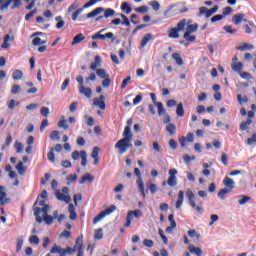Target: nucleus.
Listing matches in <instances>:
<instances>
[{
	"mask_svg": "<svg viewBox=\"0 0 256 256\" xmlns=\"http://www.w3.org/2000/svg\"><path fill=\"white\" fill-rule=\"evenodd\" d=\"M168 37H170V39H179V30L177 28H171Z\"/></svg>",
	"mask_w": 256,
	"mask_h": 256,
	"instance_id": "nucleus-30",
	"label": "nucleus"
},
{
	"mask_svg": "<svg viewBox=\"0 0 256 256\" xmlns=\"http://www.w3.org/2000/svg\"><path fill=\"white\" fill-rule=\"evenodd\" d=\"M59 135H60L59 131L54 130V131H52L51 134H50V139H51L52 141H59V139H61V137H60Z\"/></svg>",
	"mask_w": 256,
	"mask_h": 256,
	"instance_id": "nucleus-50",
	"label": "nucleus"
},
{
	"mask_svg": "<svg viewBox=\"0 0 256 256\" xmlns=\"http://www.w3.org/2000/svg\"><path fill=\"white\" fill-rule=\"evenodd\" d=\"M134 11L136 13H147L149 11V7H147V6H140L138 8H135Z\"/></svg>",
	"mask_w": 256,
	"mask_h": 256,
	"instance_id": "nucleus-57",
	"label": "nucleus"
},
{
	"mask_svg": "<svg viewBox=\"0 0 256 256\" xmlns=\"http://www.w3.org/2000/svg\"><path fill=\"white\" fill-rule=\"evenodd\" d=\"M93 105L95 107H99V109H102V111H105L106 105H105V96L100 95L99 98L93 99Z\"/></svg>",
	"mask_w": 256,
	"mask_h": 256,
	"instance_id": "nucleus-14",
	"label": "nucleus"
},
{
	"mask_svg": "<svg viewBox=\"0 0 256 256\" xmlns=\"http://www.w3.org/2000/svg\"><path fill=\"white\" fill-rule=\"evenodd\" d=\"M40 113L42 117H49V113H50L49 107H42L40 110Z\"/></svg>",
	"mask_w": 256,
	"mask_h": 256,
	"instance_id": "nucleus-61",
	"label": "nucleus"
},
{
	"mask_svg": "<svg viewBox=\"0 0 256 256\" xmlns=\"http://www.w3.org/2000/svg\"><path fill=\"white\" fill-rule=\"evenodd\" d=\"M243 19H245V14L243 13L235 14L232 17V23H234V25H240Z\"/></svg>",
	"mask_w": 256,
	"mask_h": 256,
	"instance_id": "nucleus-19",
	"label": "nucleus"
},
{
	"mask_svg": "<svg viewBox=\"0 0 256 256\" xmlns=\"http://www.w3.org/2000/svg\"><path fill=\"white\" fill-rule=\"evenodd\" d=\"M117 210L116 205H111L106 210L102 211L98 216H96L93 220L94 225H97L99 221H102V219H105L107 215H111V213L115 212Z\"/></svg>",
	"mask_w": 256,
	"mask_h": 256,
	"instance_id": "nucleus-6",
	"label": "nucleus"
},
{
	"mask_svg": "<svg viewBox=\"0 0 256 256\" xmlns=\"http://www.w3.org/2000/svg\"><path fill=\"white\" fill-rule=\"evenodd\" d=\"M223 183L225 187H228V189H235V181H233V179L226 176Z\"/></svg>",
	"mask_w": 256,
	"mask_h": 256,
	"instance_id": "nucleus-24",
	"label": "nucleus"
},
{
	"mask_svg": "<svg viewBox=\"0 0 256 256\" xmlns=\"http://www.w3.org/2000/svg\"><path fill=\"white\" fill-rule=\"evenodd\" d=\"M207 12H208V8L205 6H202L199 8L197 17H206V19H207Z\"/></svg>",
	"mask_w": 256,
	"mask_h": 256,
	"instance_id": "nucleus-44",
	"label": "nucleus"
},
{
	"mask_svg": "<svg viewBox=\"0 0 256 256\" xmlns=\"http://www.w3.org/2000/svg\"><path fill=\"white\" fill-rule=\"evenodd\" d=\"M176 115L177 117H183V115H185V109L183 108V103H179L177 105Z\"/></svg>",
	"mask_w": 256,
	"mask_h": 256,
	"instance_id": "nucleus-36",
	"label": "nucleus"
},
{
	"mask_svg": "<svg viewBox=\"0 0 256 256\" xmlns=\"http://www.w3.org/2000/svg\"><path fill=\"white\" fill-rule=\"evenodd\" d=\"M151 39H153V35L152 34L144 35V37L142 38V41L140 43L141 47H146L147 43H149L151 41Z\"/></svg>",
	"mask_w": 256,
	"mask_h": 256,
	"instance_id": "nucleus-28",
	"label": "nucleus"
},
{
	"mask_svg": "<svg viewBox=\"0 0 256 256\" xmlns=\"http://www.w3.org/2000/svg\"><path fill=\"white\" fill-rule=\"evenodd\" d=\"M142 215H143V213L139 209H136L134 211H129L126 216V223H125L124 227H130L131 221H133V217H135L136 219H139V217H141Z\"/></svg>",
	"mask_w": 256,
	"mask_h": 256,
	"instance_id": "nucleus-8",
	"label": "nucleus"
},
{
	"mask_svg": "<svg viewBox=\"0 0 256 256\" xmlns=\"http://www.w3.org/2000/svg\"><path fill=\"white\" fill-rule=\"evenodd\" d=\"M83 13V8L77 9L73 14H72V21H77V17Z\"/></svg>",
	"mask_w": 256,
	"mask_h": 256,
	"instance_id": "nucleus-58",
	"label": "nucleus"
},
{
	"mask_svg": "<svg viewBox=\"0 0 256 256\" xmlns=\"http://www.w3.org/2000/svg\"><path fill=\"white\" fill-rule=\"evenodd\" d=\"M94 239H96L97 241L103 239V229L102 228L95 230Z\"/></svg>",
	"mask_w": 256,
	"mask_h": 256,
	"instance_id": "nucleus-47",
	"label": "nucleus"
},
{
	"mask_svg": "<svg viewBox=\"0 0 256 256\" xmlns=\"http://www.w3.org/2000/svg\"><path fill=\"white\" fill-rule=\"evenodd\" d=\"M74 249H76V251L85 250V246L83 245V235H80V237L76 239Z\"/></svg>",
	"mask_w": 256,
	"mask_h": 256,
	"instance_id": "nucleus-18",
	"label": "nucleus"
},
{
	"mask_svg": "<svg viewBox=\"0 0 256 256\" xmlns=\"http://www.w3.org/2000/svg\"><path fill=\"white\" fill-rule=\"evenodd\" d=\"M96 74L98 75V77H100V79H107L109 77V74H107V71H105V69H98L96 71Z\"/></svg>",
	"mask_w": 256,
	"mask_h": 256,
	"instance_id": "nucleus-40",
	"label": "nucleus"
},
{
	"mask_svg": "<svg viewBox=\"0 0 256 256\" xmlns=\"http://www.w3.org/2000/svg\"><path fill=\"white\" fill-rule=\"evenodd\" d=\"M250 200H251V197L249 196H245V195L238 196L239 205H247V203H249Z\"/></svg>",
	"mask_w": 256,
	"mask_h": 256,
	"instance_id": "nucleus-29",
	"label": "nucleus"
},
{
	"mask_svg": "<svg viewBox=\"0 0 256 256\" xmlns=\"http://www.w3.org/2000/svg\"><path fill=\"white\" fill-rule=\"evenodd\" d=\"M158 109V115L161 117L162 115H165V108L163 107V103L162 102H158L155 105Z\"/></svg>",
	"mask_w": 256,
	"mask_h": 256,
	"instance_id": "nucleus-48",
	"label": "nucleus"
},
{
	"mask_svg": "<svg viewBox=\"0 0 256 256\" xmlns=\"http://www.w3.org/2000/svg\"><path fill=\"white\" fill-rule=\"evenodd\" d=\"M23 243H25V237L19 236L16 239V253L21 252V249H23Z\"/></svg>",
	"mask_w": 256,
	"mask_h": 256,
	"instance_id": "nucleus-22",
	"label": "nucleus"
},
{
	"mask_svg": "<svg viewBox=\"0 0 256 256\" xmlns=\"http://www.w3.org/2000/svg\"><path fill=\"white\" fill-rule=\"evenodd\" d=\"M78 89L79 93L81 95H84V97H86L87 99H91V97L93 96V90H91V88L85 87V85H79Z\"/></svg>",
	"mask_w": 256,
	"mask_h": 256,
	"instance_id": "nucleus-13",
	"label": "nucleus"
},
{
	"mask_svg": "<svg viewBox=\"0 0 256 256\" xmlns=\"http://www.w3.org/2000/svg\"><path fill=\"white\" fill-rule=\"evenodd\" d=\"M122 137L123 138L115 144V149H118L120 155L127 153V149L133 147V144L131 143V141H133V133H131V128L129 126L124 128Z\"/></svg>",
	"mask_w": 256,
	"mask_h": 256,
	"instance_id": "nucleus-1",
	"label": "nucleus"
},
{
	"mask_svg": "<svg viewBox=\"0 0 256 256\" xmlns=\"http://www.w3.org/2000/svg\"><path fill=\"white\" fill-rule=\"evenodd\" d=\"M237 49L238 51H252V49H255V46L249 43H242L237 47Z\"/></svg>",
	"mask_w": 256,
	"mask_h": 256,
	"instance_id": "nucleus-21",
	"label": "nucleus"
},
{
	"mask_svg": "<svg viewBox=\"0 0 256 256\" xmlns=\"http://www.w3.org/2000/svg\"><path fill=\"white\" fill-rule=\"evenodd\" d=\"M186 197L188 199V203L191 207H195V201H196V197L195 194L193 193V191H191V189H188L186 192Z\"/></svg>",
	"mask_w": 256,
	"mask_h": 256,
	"instance_id": "nucleus-16",
	"label": "nucleus"
},
{
	"mask_svg": "<svg viewBox=\"0 0 256 256\" xmlns=\"http://www.w3.org/2000/svg\"><path fill=\"white\" fill-rule=\"evenodd\" d=\"M251 123H253V121L251 119H248L245 122H242L240 124V131H247L249 129V125H251Z\"/></svg>",
	"mask_w": 256,
	"mask_h": 256,
	"instance_id": "nucleus-37",
	"label": "nucleus"
},
{
	"mask_svg": "<svg viewBox=\"0 0 256 256\" xmlns=\"http://www.w3.org/2000/svg\"><path fill=\"white\" fill-rule=\"evenodd\" d=\"M199 29V25L197 24H190L186 27V32L184 33V39L185 41L193 42L197 37L195 35H191V33H195Z\"/></svg>",
	"mask_w": 256,
	"mask_h": 256,
	"instance_id": "nucleus-5",
	"label": "nucleus"
},
{
	"mask_svg": "<svg viewBox=\"0 0 256 256\" xmlns=\"http://www.w3.org/2000/svg\"><path fill=\"white\" fill-rule=\"evenodd\" d=\"M80 157L82 159L81 165L85 167L87 165V152L84 150L80 151Z\"/></svg>",
	"mask_w": 256,
	"mask_h": 256,
	"instance_id": "nucleus-46",
	"label": "nucleus"
},
{
	"mask_svg": "<svg viewBox=\"0 0 256 256\" xmlns=\"http://www.w3.org/2000/svg\"><path fill=\"white\" fill-rule=\"evenodd\" d=\"M177 222H170V226L166 228V233H173V230L176 229Z\"/></svg>",
	"mask_w": 256,
	"mask_h": 256,
	"instance_id": "nucleus-59",
	"label": "nucleus"
},
{
	"mask_svg": "<svg viewBox=\"0 0 256 256\" xmlns=\"http://www.w3.org/2000/svg\"><path fill=\"white\" fill-rule=\"evenodd\" d=\"M84 39H85V36H83V34H78L73 38L71 45L72 46L79 45V43H81V41H83Z\"/></svg>",
	"mask_w": 256,
	"mask_h": 256,
	"instance_id": "nucleus-31",
	"label": "nucleus"
},
{
	"mask_svg": "<svg viewBox=\"0 0 256 256\" xmlns=\"http://www.w3.org/2000/svg\"><path fill=\"white\" fill-rule=\"evenodd\" d=\"M58 127H60V129H69V125H67V119H65V116H62L60 118V121L58 122Z\"/></svg>",
	"mask_w": 256,
	"mask_h": 256,
	"instance_id": "nucleus-34",
	"label": "nucleus"
},
{
	"mask_svg": "<svg viewBox=\"0 0 256 256\" xmlns=\"http://www.w3.org/2000/svg\"><path fill=\"white\" fill-rule=\"evenodd\" d=\"M55 196L58 201H63L64 203H71V196L69 195L68 187H63L62 190H56Z\"/></svg>",
	"mask_w": 256,
	"mask_h": 256,
	"instance_id": "nucleus-4",
	"label": "nucleus"
},
{
	"mask_svg": "<svg viewBox=\"0 0 256 256\" xmlns=\"http://www.w3.org/2000/svg\"><path fill=\"white\" fill-rule=\"evenodd\" d=\"M218 11H219L218 5H214L213 8L211 9L208 8L207 19H209V17H212V15H215V13H217Z\"/></svg>",
	"mask_w": 256,
	"mask_h": 256,
	"instance_id": "nucleus-41",
	"label": "nucleus"
},
{
	"mask_svg": "<svg viewBox=\"0 0 256 256\" xmlns=\"http://www.w3.org/2000/svg\"><path fill=\"white\" fill-rule=\"evenodd\" d=\"M231 67H232L233 71H236V73H239V71H242V69H243V63L233 62Z\"/></svg>",
	"mask_w": 256,
	"mask_h": 256,
	"instance_id": "nucleus-33",
	"label": "nucleus"
},
{
	"mask_svg": "<svg viewBox=\"0 0 256 256\" xmlns=\"http://www.w3.org/2000/svg\"><path fill=\"white\" fill-rule=\"evenodd\" d=\"M50 253L52 255H59V256H67V250H65L63 247L54 244L52 249L50 250Z\"/></svg>",
	"mask_w": 256,
	"mask_h": 256,
	"instance_id": "nucleus-12",
	"label": "nucleus"
},
{
	"mask_svg": "<svg viewBox=\"0 0 256 256\" xmlns=\"http://www.w3.org/2000/svg\"><path fill=\"white\" fill-rule=\"evenodd\" d=\"M10 5H12L11 9H19V7H21V0H7L0 6V11L9 9Z\"/></svg>",
	"mask_w": 256,
	"mask_h": 256,
	"instance_id": "nucleus-9",
	"label": "nucleus"
},
{
	"mask_svg": "<svg viewBox=\"0 0 256 256\" xmlns=\"http://www.w3.org/2000/svg\"><path fill=\"white\" fill-rule=\"evenodd\" d=\"M10 92L12 95H19V93H21V86L19 84H14Z\"/></svg>",
	"mask_w": 256,
	"mask_h": 256,
	"instance_id": "nucleus-43",
	"label": "nucleus"
},
{
	"mask_svg": "<svg viewBox=\"0 0 256 256\" xmlns=\"http://www.w3.org/2000/svg\"><path fill=\"white\" fill-rule=\"evenodd\" d=\"M187 27V20L182 19L177 24V30L178 31H185V28Z\"/></svg>",
	"mask_w": 256,
	"mask_h": 256,
	"instance_id": "nucleus-38",
	"label": "nucleus"
},
{
	"mask_svg": "<svg viewBox=\"0 0 256 256\" xmlns=\"http://www.w3.org/2000/svg\"><path fill=\"white\" fill-rule=\"evenodd\" d=\"M188 251L192 253V255L203 256V250L199 247H195V245H190Z\"/></svg>",
	"mask_w": 256,
	"mask_h": 256,
	"instance_id": "nucleus-17",
	"label": "nucleus"
},
{
	"mask_svg": "<svg viewBox=\"0 0 256 256\" xmlns=\"http://www.w3.org/2000/svg\"><path fill=\"white\" fill-rule=\"evenodd\" d=\"M253 143H256V134H253L251 138L247 139V145H253Z\"/></svg>",
	"mask_w": 256,
	"mask_h": 256,
	"instance_id": "nucleus-64",
	"label": "nucleus"
},
{
	"mask_svg": "<svg viewBox=\"0 0 256 256\" xmlns=\"http://www.w3.org/2000/svg\"><path fill=\"white\" fill-rule=\"evenodd\" d=\"M172 58L174 59V61H176V65H183V59L181 58V54L174 53L172 55Z\"/></svg>",
	"mask_w": 256,
	"mask_h": 256,
	"instance_id": "nucleus-45",
	"label": "nucleus"
},
{
	"mask_svg": "<svg viewBox=\"0 0 256 256\" xmlns=\"http://www.w3.org/2000/svg\"><path fill=\"white\" fill-rule=\"evenodd\" d=\"M45 43H47V40H41V38H39V37H35L32 40V45H34L35 47H37L39 45H45Z\"/></svg>",
	"mask_w": 256,
	"mask_h": 256,
	"instance_id": "nucleus-42",
	"label": "nucleus"
},
{
	"mask_svg": "<svg viewBox=\"0 0 256 256\" xmlns=\"http://www.w3.org/2000/svg\"><path fill=\"white\" fill-rule=\"evenodd\" d=\"M166 131H168L169 135H175V131H176L175 125L169 123V124L166 126Z\"/></svg>",
	"mask_w": 256,
	"mask_h": 256,
	"instance_id": "nucleus-53",
	"label": "nucleus"
},
{
	"mask_svg": "<svg viewBox=\"0 0 256 256\" xmlns=\"http://www.w3.org/2000/svg\"><path fill=\"white\" fill-rule=\"evenodd\" d=\"M113 37V32H109L106 34H101V32H98L94 36H92V39H100L101 41H105V39H113Z\"/></svg>",
	"mask_w": 256,
	"mask_h": 256,
	"instance_id": "nucleus-15",
	"label": "nucleus"
},
{
	"mask_svg": "<svg viewBox=\"0 0 256 256\" xmlns=\"http://www.w3.org/2000/svg\"><path fill=\"white\" fill-rule=\"evenodd\" d=\"M149 5L154 11H159V9H161V4H159L157 0L149 2Z\"/></svg>",
	"mask_w": 256,
	"mask_h": 256,
	"instance_id": "nucleus-49",
	"label": "nucleus"
},
{
	"mask_svg": "<svg viewBox=\"0 0 256 256\" xmlns=\"http://www.w3.org/2000/svg\"><path fill=\"white\" fill-rule=\"evenodd\" d=\"M148 189L150 190L152 195H155V193H157V185H155L152 180H149Z\"/></svg>",
	"mask_w": 256,
	"mask_h": 256,
	"instance_id": "nucleus-51",
	"label": "nucleus"
},
{
	"mask_svg": "<svg viewBox=\"0 0 256 256\" xmlns=\"http://www.w3.org/2000/svg\"><path fill=\"white\" fill-rule=\"evenodd\" d=\"M16 171H18L19 175H25V171H27V168H25L23 162H19L16 165Z\"/></svg>",
	"mask_w": 256,
	"mask_h": 256,
	"instance_id": "nucleus-35",
	"label": "nucleus"
},
{
	"mask_svg": "<svg viewBox=\"0 0 256 256\" xmlns=\"http://www.w3.org/2000/svg\"><path fill=\"white\" fill-rule=\"evenodd\" d=\"M99 151H101V149L96 146L91 153V157L94 159V165H99Z\"/></svg>",
	"mask_w": 256,
	"mask_h": 256,
	"instance_id": "nucleus-20",
	"label": "nucleus"
},
{
	"mask_svg": "<svg viewBox=\"0 0 256 256\" xmlns=\"http://www.w3.org/2000/svg\"><path fill=\"white\" fill-rule=\"evenodd\" d=\"M14 148L16 149V153H23V143L16 141Z\"/></svg>",
	"mask_w": 256,
	"mask_h": 256,
	"instance_id": "nucleus-56",
	"label": "nucleus"
},
{
	"mask_svg": "<svg viewBox=\"0 0 256 256\" xmlns=\"http://www.w3.org/2000/svg\"><path fill=\"white\" fill-rule=\"evenodd\" d=\"M55 21L57 22L56 29H63V27H65V21L63 20V17L57 16Z\"/></svg>",
	"mask_w": 256,
	"mask_h": 256,
	"instance_id": "nucleus-32",
	"label": "nucleus"
},
{
	"mask_svg": "<svg viewBox=\"0 0 256 256\" xmlns=\"http://www.w3.org/2000/svg\"><path fill=\"white\" fill-rule=\"evenodd\" d=\"M101 13H104V19H109V17H115V10H113L112 8L97 7L86 15V19H93V17H97V15H101Z\"/></svg>",
	"mask_w": 256,
	"mask_h": 256,
	"instance_id": "nucleus-3",
	"label": "nucleus"
},
{
	"mask_svg": "<svg viewBox=\"0 0 256 256\" xmlns=\"http://www.w3.org/2000/svg\"><path fill=\"white\" fill-rule=\"evenodd\" d=\"M41 240H39V237H37V235H32L29 238V243H31V245H39Z\"/></svg>",
	"mask_w": 256,
	"mask_h": 256,
	"instance_id": "nucleus-54",
	"label": "nucleus"
},
{
	"mask_svg": "<svg viewBox=\"0 0 256 256\" xmlns=\"http://www.w3.org/2000/svg\"><path fill=\"white\" fill-rule=\"evenodd\" d=\"M12 79L14 81H21V79H23V71L19 69L14 70L12 73Z\"/></svg>",
	"mask_w": 256,
	"mask_h": 256,
	"instance_id": "nucleus-26",
	"label": "nucleus"
},
{
	"mask_svg": "<svg viewBox=\"0 0 256 256\" xmlns=\"http://www.w3.org/2000/svg\"><path fill=\"white\" fill-rule=\"evenodd\" d=\"M66 181L67 185H71L73 181H77V174L67 176Z\"/></svg>",
	"mask_w": 256,
	"mask_h": 256,
	"instance_id": "nucleus-60",
	"label": "nucleus"
},
{
	"mask_svg": "<svg viewBox=\"0 0 256 256\" xmlns=\"http://www.w3.org/2000/svg\"><path fill=\"white\" fill-rule=\"evenodd\" d=\"M210 223H209V227H213V225H215V223H217V221H219V216L217 214H212L210 216Z\"/></svg>",
	"mask_w": 256,
	"mask_h": 256,
	"instance_id": "nucleus-55",
	"label": "nucleus"
},
{
	"mask_svg": "<svg viewBox=\"0 0 256 256\" xmlns=\"http://www.w3.org/2000/svg\"><path fill=\"white\" fill-rule=\"evenodd\" d=\"M121 10L125 11L127 15H129V13H131V11H132V9L129 6V3H127V2L122 3Z\"/></svg>",
	"mask_w": 256,
	"mask_h": 256,
	"instance_id": "nucleus-52",
	"label": "nucleus"
},
{
	"mask_svg": "<svg viewBox=\"0 0 256 256\" xmlns=\"http://www.w3.org/2000/svg\"><path fill=\"white\" fill-rule=\"evenodd\" d=\"M224 19V16L221 14L215 15L211 18V23H217L218 21H222Z\"/></svg>",
	"mask_w": 256,
	"mask_h": 256,
	"instance_id": "nucleus-62",
	"label": "nucleus"
},
{
	"mask_svg": "<svg viewBox=\"0 0 256 256\" xmlns=\"http://www.w3.org/2000/svg\"><path fill=\"white\" fill-rule=\"evenodd\" d=\"M11 198L7 197V190L0 185V205H9Z\"/></svg>",
	"mask_w": 256,
	"mask_h": 256,
	"instance_id": "nucleus-11",
	"label": "nucleus"
},
{
	"mask_svg": "<svg viewBox=\"0 0 256 256\" xmlns=\"http://www.w3.org/2000/svg\"><path fill=\"white\" fill-rule=\"evenodd\" d=\"M50 209V206H44L43 208H34V215L36 217L37 223H43L44 221L46 225H53V221H55V219L53 218V216L48 214Z\"/></svg>",
	"mask_w": 256,
	"mask_h": 256,
	"instance_id": "nucleus-2",
	"label": "nucleus"
},
{
	"mask_svg": "<svg viewBox=\"0 0 256 256\" xmlns=\"http://www.w3.org/2000/svg\"><path fill=\"white\" fill-rule=\"evenodd\" d=\"M184 200H185V192L179 191L178 200L176 201V209H181V206L183 205Z\"/></svg>",
	"mask_w": 256,
	"mask_h": 256,
	"instance_id": "nucleus-23",
	"label": "nucleus"
},
{
	"mask_svg": "<svg viewBox=\"0 0 256 256\" xmlns=\"http://www.w3.org/2000/svg\"><path fill=\"white\" fill-rule=\"evenodd\" d=\"M188 235L189 237H196V239H199L201 237L195 229L189 230Z\"/></svg>",
	"mask_w": 256,
	"mask_h": 256,
	"instance_id": "nucleus-63",
	"label": "nucleus"
},
{
	"mask_svg": "<svg viewBox=\"0 0 256 256\" xmlns=\"http://www.w3.org/2000/svg\"><path fill=\"white\" fill-rule=\"evenodd\" d=\"M177 169H170L168 172L169 178L167 181V185L169 187H177Z\"/></svg>",
	"mask_w": 256,
	"mask_h": 256,
	"instance_id": "nucleus-10",
	"label": "nucleus"
},
{
	"mask_svg": "<svg viewBox=\"0 0 256 256\" xmlns=\"http://www.w3.org/2000/svg\"><path fill=\"white\" fill-rule=\"evenodd\" d=\"M102 61L100 56H95V62L90 65V69L92 71H97V67H101Z\"/></svg>",
	"mask_w": 256,
	"mask_h": 256,
	"instance_id": "nucleus-25",
	"label": "nucleus"
},
{
	"mask_svg": "<svg viewBox=\"0 0 256 256\" xmlns=\"http://www.w3.org/2000/svg\"><path fill=\"white\" fill-rule=\"evenodd\" d=\"M35 207H38L40 209H43V207H47V205L45 204V199L37 198V200L34 204V209H35Z\"/></svg>",
	"mask_w": 256,
	"mask_h": 256,
	"instance_id": "nucleus-39",
	"label": "nucleus"
},
{
	"mask_svg": "<svg viewBox=\"0 0 256 256\" xmlns=\"http://www.w3.org/2000/svg\"><path fill=\"white\" fill-rule=\"evenodd\" d=\"M134 175L138 177V179L136 180L138 191H140L142 197H145V184L143 183V178L141 177V170H139V168H135Z\"/></svg>",
	"mask_w": 256,
	"mask_h": 256,
	"instance_id": "nucleus-7",
	"label": "nucleus"
},
{
	"mask_svg": "<svg viewBox=\"0 0 256 256\" xmlns=\"http://www.w3.org/2000/svg\"><path fill=\"white\" fill-rule=\"evenodd\" d=\"M94 177L91 175V174H89V173H87V174H85L82 178H81V180H80V185H83L84 183H87V181H89L90 183L91 182H93L94 181Z\"/></svg>",
	"mask_w": 256,
	"mask_h": 256,
	"instance_id": "nucleus-27",
	"label": "nucleus"
}]
</instances>
